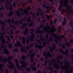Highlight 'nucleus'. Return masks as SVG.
Here are the masks:
<instances>
[{"instance_id": "obj_16", "label": "nucleus", "mask_w": 73, "mask_h": 73, "mask_svg": "<svg viewBox=\"0 0 73 73\" xmlns=\"http://www.w3.org/2000/svg\"><path fill=\"white\" fill-rule=\"evenodd\" d=\"M43 56H46L45 57V59L46 60H48L49 58L48 57V55L46 54V51H44L43 53Z\"/></svg>"}, {"instance_id": "obj_27", "label": "nucleus", "mask_w": 73, "mask_h": 73, "mask_svg": "<svg viewBox=\"0 0 73 73\" xmlns=\"http://www.w3.org/2000/svg\"><path fill=\"white\" fill-rule=\"evenodd\" d=\"M33 46L32 45V44H30V46H28L27 47V50H29V48H32Z\"/></svg>"}, {"instance_id": "obj_24", "label": "nucleus", "mask_w": 73, "mask_h": 73, "mask_svg": "<svg viewBox=\"0 0 73 73\" xmlns=\"http://www.w3.org/2000/svg\"><path fill=\"white\" fill-rule=\"evenodd\" d=\"M62 5H64V6H66V7H67V8H68L69 9H71V7H69V6L68 5V4H67V3H66L65 4H64V5L63 4H62Z\"/></svg>"}, {"instance_id": "obj_26", "label": "nucleus", "mask_w": 73, "mask_h": 73, "mask_svg": "<svg viewBox=\"0 0 73 73\" xmlns=\"http://www.w3.org/2000/svg\"><path fill=\"white\" fill-rule=\"evenodd\" d=\"M2 66H3V64H0V69L1 70V72H3L4 71V70L2 67Z\"/></svg>"}, {"instance_id": "obj_55", "label": "nucleus", "mask_w": 73, "mask_h": 73, "mask_svg": "<svg viewBox=\"0 0 73 73\" xmlns=\"http://www.w3.org/2000/svg\"><path fill=\"white\" fill-rule=\"evenodd\" d=\"M54 69H55V58H54Z\"/></svg>"}, {"instance_id": "obj_31", "label": "nucleus", "mask_w": 73, "mask_h": 73, "mask_svg": "<svg viewBox=\"0 0 73 73\" xmlns=\"http://www.w3.org/2000/svg\"><path fill=\"white\" fill-rule=\"evenodd\" d=\"M30 52L32 54L31 56L33 57H35V53L34 52V53L33 54V52H32V50H30Z\"/></svg>"}, {"instance_id": "obj_42", "label": "nucleus", "mask_w": 73, "mask_h": 73, "mask_svg": "<svg viewBox=\"0 0 73 73\" xmlns=\"http://www.w3.org/2000/svg\"><path fill=\"white\" fill-rule=\"evenodd\" d=\"M36 41L37 42H38V43H39V44H41V42H40V40H39V39H36Z\"/></svg>"}, {"instance_id": "obj_64", "label": "nucleus", "mask_w": 73, "mask_h": 73, "mask_svg": "<svg viewBox=\"0 0 73 73\" xmlns=\"http://www.w3.org/2000/svg\"><path fill=\"white\" fill-rule=\"evenodd\" d=\"M71 41H70V43H71V44H73V39H71Z\"/></svg>"}, {"instance_id": "obj_61", "label": "nucleus", "mask_w": 73, "mask_h": 73, "mask_svg": "<svg viewBox=\"0 0 73 73\" xmlns=\"http://www.w3.org/2000/svg\"><path fill=\"white\" fill-rule=\"evenodd\" d=\"M71 57H72V61H73V54H71Z\"/></svg>"}, {"instance_id": "obj_6", "label": "nucleus", "mask_w": 73, "mask_h": 73, "mask_svg": "<svg viewBox=\"0 0 73 73\" xmlns=\"http://www.w3.org/2000/svg\"><path fill=\"white\" fill-rule=\"evenodd\" d=\"M60 52H61L62 54H66V56H68V52H70V51H68V49H66V52H65L64 50H63V49L62 48L60 49Z\"/></svg>"}, {"instance_id": "obj_50", "label": "nucleus", "mask_w": 73, "mask_h": 73, "mask_svg": "<svg viewBox=\"0 0 73 73\" xmlns=\"http://www.w3.org/2000/svg\"><path fill=\"white\" fill-rule=\"evenodd\" d=\"M18 13H19V12L17 11L16 12V13L17 14L18 17L19 18L21 17V15H20V14H18Z\"/></svg>"}, {"instance_id": "obj_13", "label": "nucleus", "mask_w": 73, "mask_h": 73, "mask_svg": "<svg viewBox=\"0 0 73 73\" xmlns=\"http://www.w3.org/2000/svg\"><path fill=\"white\" fill-rule=\"evenodd\" d=\"M25 56H22V59L23 60V62H22L21 60L19 61V62L21 63V64H23V62H24V63H25V64H27V62H25L24 60H25Z\"/></svg>"}, {"instance_id": "obj_39", "label": "nucleus", "mask_w": 73, "mask_h": 73, "mask_svg": "<svg viewBox=\"0 0 73 73\" xmlns=\"http://www.w3.org/2000/svg\"><path fill=\"white\" fill-rule=\"evenodd\" d=\"M6 38H7L8 41H9V42H11V39H10V38H9V37H8V36H6Z\"/></svg>"}, {"instance_id": "obj_40", "label": "nucleus", "mask_w": 73, "mask_h": 73, "mask_svg": "<svg viewBox=\"0 0 73 73\" xmlns=\"http://www.w3.org/2000/svg\"><path fill=\"white\" fill-rule=\"evenodd\" d=\"M0 34H1V37L2 38H4V37H3V35H5V33H0Z\"/></svg>"}, {"instance_id": "obj_17", "label": "nucleus", "mask_w": 73, "mask_h": 73, "mask_svg": "<svg viewBox=\"0 0 73 73\" xmlns=\"http://www.w3.org/2000/svg\"><path fill=\"white\" fill-rule=\"evenodd\" d=\"M31 35H32V38H30V41H32L33 40V38H35V35H34V34L33 33V32H31Z\"/></svg>"}, {"instance_id": "obj_4", "label": "nucleus", "mask_w": 73, "mask_h": 73, "mask_svg": "<svg viewBox=\"0 0 73 73\" xmlns=\"http://www.w3.org/2000/svg\"><path fill=\"white\" fill-rule=\"evenodd\" d=\"M15 61L16 62V65L17 68L18 70H23V68H22V66H20L19 64V62H18V60L17 59H16L15 60Z\"/></svg>"}, {"instance_id": "obj_28", "label": "nucleus", "mask_w": 73, "mask_h": 73, "mask_svg": "<svg viewBox=\"0 0 73 73\" xmlns=\"http://www.w3.org/2000/svg\"><path fill=\"white\" fill-rule=\"evenodd\" d=\"M49 60L47 61V60H46L45 62H44V66H46L47 65L46 63H49Z\"/></svg>"}, {"instance_id": "obj_25", "label": "nucleus", "mask_w": 73, "mask_h": 73, "mask_svg": "<svg viewBox=\"0 0 73 73\" xmlns=\"http://www.w3.org/2000/svg\"><path fill=\"white\" fill-rule=\"evenodd\" d=\"M27 23H24L23 24V25L22 27H21V28H25V26H27Z\"/></svg>"}, {"instance_id": "obj_18", "label": "nucleus", "mask_w": 73, "mask_h": 73, "mask_svg": "<svg viewBox=\"0 0 73 73\" xmlns=\"http://www.w3.org/2000/svg\"><path fill=\"white\" fill-rule=\"evenodd\" d=\"M28 28L27 27L25 29V32H23V34L25 35H28Z\"/></svg>"}, {"instance_id": "obj_35", "label": "nucleus", "mask_w": 73, "mask_h": 73, "mask_svg": "<svg viewBox=\"0 0 73 73\" xmlns=\"http://www.w3.org/2000/svg\"><path fill=\"white\" fill-rule=\"evenodd\" d=\"M14 52H19V49L17 48H15L13 50Z\"/></svg>"}, {"instance_id": "obj_23", "label": "nucleus", "mask_w": 73, "mask_h": 73, "mask_svg": "<svg viewBox=\"0 0 73 73\" xmlns=\"http://www.w3.org/2000/svg\"><path fill=\"white\" fill-rule=\"evenodd\" d=\"M36 33L37 34H39V33L41 34L42 33V31L41 30L38 29L36 31Z\"/></svg>"}, {"instance_id": "obj_44", "label": "nucleus", "mask_w": 73, "mask_h": 73, "mask_svg": "<svg viewBox=\"0 0 73 73\" xmlns=\"http://www.w3.org/2000/svg\"><path fill=\"white\" fill-rule=\"evenodd\" d=\"M50 23L52 24H55V19H54V21L53 22L52 21H50Z\"/></svg>"}, {"instance_id": "obj_54", "label": "nucleus", "mask_w": 73, "mask_h": 73, "mask_svg": "<svg viewBox=\"0 0 73 73\" xmlns=\"http://www.w3.org/2000/svg\"><path fill=\"white\" fill-rule=\"evenodd\" d=\"M58 28H59V29H58V31L59 32H60V33H61V29H60V28H61V27L60 26H59L58 27Z\"/></svg>"}, {"instance_id": "obj_10", "label": "nucleus", "mask_w": 73, "mask_h": 73, "mask_svg": "<svg viewBox=\"0 0 73 73\" xmlns=\"http://www.w3.org/2000/svg\"><path fill=\"white\" fill-rule=\"evenodd\" d=\"M31 17H29L27 19V22L31 21V23H29L28 24L30 27H32V26H33V22L32 21V20H31Z\"/></svg>"}, {"instance_id": "obj_51", "label": "nucleus", "mask_w": 73, "mask_h": 73, "mask_svg": "<svg viewBox=\"0 0 73 73\" xmlns=\"http://www.w3.org/2000/svg\"><path fill=\"white\" fill-rule=\"evenodd\" d=\"M49 40H48V41L50 42L52 40V39H53V38L52 37H50L49 38Z\"/></svg>"}, {"instance_id": "obj_3", "label": "nucleus", "mask_w": 73, "mask_h": 73, "mask_svg": "<svg viewBox=\"0 0 73 73\" xmlns=\"http://www.w3.org/2000/svg\"><path fill=\"white\" fill-rule=\"evenodd\" d=\"M7 61L8 62L9 64H10V65H11V66L9 65V66L8 67L9 68V69H12V68H13V67L15 66V65L14 64H13V63H12V62L10 61V59H9L7 58L6 59H6H4V60H2V62H3L4 63H5V62H7Z\"/></svg>"}, {"instance_id": "obj_37", "label": "nucleus", "mask_w": 73, "mask_h": 73, "mask_svg": "<svg viewBox=\"0 0 73 73\" xmlns=\"http://www.w3.org/2000/svg\"><path fill=\"white\" fill-rule=\"evenodd\" d=\"M9 26L11 28V27L13 29H15L16 28V27H15V26H14V25H13V26H12V25H10Z\"/></svg>"}, {"instance_id": "obj_5", "label": "nucleus", "mask_w": 73, "mask_h": 73, "mask_svg": "<svg viewBox=\"0 0 73 73\" xmlns=\"http://www.w3.org/2000/svg\"><path fill=\"white\" fill-rule=\"evenodd\" d=\"M43 7L44 8H46V9H47V10L45 11V12L46 13H49V12H50V10H49V9L52 8V7H49V6H46V5L45 4H43Z\"/></svg>"}, {"instance_id": "obj_15", "label": "nucleus", "mask_w": 73, "mask_h": 73, "mask_svg": "<svg viewBox=\"0 0 73 73\" xmlns=\"http://www.w3.org/2000/svg\"><path fill=\"white\" fill-rule=\"evenodd\" d=\"M4 53H5L7 55H8V54H9V51L8 50H7V48H5L4 49V51L3 52Z\"/></svg>"}, {"instance_id": "obj_46", "label": "nucleus", "mask_w": 73, "mask_h": 73, "mask_svg": "<svg viewBox=\"0 0 73 73\" xmlns=\"http://www.w3.org/2000/svg\"><path fill=\"white\" fill-rule=\"evenodd\" d=\"M65 44L66 45H67V46H68V47L70 46V44L68 43V42L66 43Z\"/></svg>"}, {"instance_id": "obj_56", "label": "nucleus", "mask_w": 73, "mask_h": 73, "mask_svg": "<svg viewBox=\"0 0 73 73\" xmlns=\"http://www.w3.org/2000/svg\"><path fill=\"white\" fill-rule=\"evenodd\" d=\"M66 48V46H65V45L64 44H62V48Z\"/></svg>"}, {"instance_id": "obj_48", "label": "nucleus", "mask_w": 73, "mask_h": 73, "mask_svg": "<svg viewBox=\"0 0 73 73\" xmlns=\"http://www.w3.org/2000/svg\"><path fill=\"white\" fill-rule=\"evenodd\" d=\"M4 7H3V6L2 5L1 6V8L0 7V11H1V10H4Z\"/></svg>"}, {"instance_id": "obj_41", "label": "nucleus", "mask_w": 73, "mask_h": 73, "mask_svg": "<svg viewBox=\"0 0 73 73\" xmlns=\"http://www.w3.org/2000/svg\"><path fill=\"white\" fill-rule=\"evenodd\" d=\"M62 25H63V26L66 25V23L64 21L62 23Z\"/></svg>"}, {"instance_id": "obj_45", "label": "nucleus", "mask_w": 73, "mask_h": 73, "mask_svg": "<svg viewBox=\"0 0 73 73\" xmlns=\"http://www.w3.org/2000/svg\"><path fill=\"white\" fill-rule=\"evenodd\" d=\"M10 30L11 31L10 32L11 35H13V30L11 29H10Z\"/></svg>"}, {"instance_id": "obj_7", "label": "nucleus", "mask_w": 73, "mask_h": 73, "mask_svg": "<svg viewBox=\"0 0 73 73\" xmlns=\"http://www.w3.org/2000/svg\"><path fill=\"white\" fill-rule=\"evenodd\" d=\"M39 46H40V47H39ZM46 46V42L45 41L43 43V45L41 46L39 45L38 46V45H36L35 47L36 48H38L40 49H42V48H44V46Z\"/></svg>"}, {"instance_id": "obj_53", "label": "nucleus", "mask_w": 73, "mask_h": 73, "mask_svg": "<svg viewBox=\"0 0 73 73\" xmlns=\"http://www.w3.org/2000/svg\"><path fill=\"white\" fill-rule=\"evenodd\" d=\"M14 71L15 73H18V72H17V70L16 69V68H15L14 69Z\"/></svg>"}, {"instance_id": "obj_32", "label": "nucleus", "mask_w": 73, "mask_h": 73, "mask_svg": "<svg viewBox=\"0 0 73 73\" xmlns=\"http://www.w3.org/2000/svg\"><path fill=\"white\" fill-rule=\"evenodd\" d=\"M53 59H51L50 60V63H49L48 64V66H50V67H51V65H52V62H53Z\"/></svg>"}, {"instance_id": "obj_1", "label": "nucleus", "mask_w": 73, "mask_h": 73, "mask_svg": "<svg viewBox=\"0 0 73 73\" xmlns=\"http://www.w3.org/2000/svg\"><path fill=\"white\" fill-rule=\"evenodd\" d=\"M14 46H15L17 48L18 47V46H20L21 47V52H24L25 53H27V50H25V47L22 46H21V43L20 42L17 41V43Z\"/></svg>"}, {"instance_id": "obj_63", "label": "nucleus", "mask_w": 73, "mask_h": 73, "mask_svg": "<svg viewBox=\"0 0 73 73\" xmlns=\"http://www.w3.org/2000/svg\"><path fill=\"white\" fill-rule=\"evenodd\" d=\"M8 58H10V59H11V58H12V57H13V56L11 57V56H8Z\"/></svg>"}, {"instance_id": "obj_43", "label": "nucleus", "mask_w": 73, "mask_h": 73, "mask_svg": "<svg viewBox=\"0 0 73 73\" xmlns=\"http://www.w3.org/2000/svg\"><path fill=\"white\" fill-rule=\"evenodd\" d=\"M47 19L48 20L49 19H50V15H46V16Z\"/></svg>"}, {"instance_id": "obj_58", "label": "nucleus", "mask_w": 73, "mask_h": 73, "mask_svg": "<svg viewBox=\"0 0 73 73\" xmlns=\"http://www.w3.org/2000/svg\"><path fill=\"white\" fill-rule=\"evenodd\" d=\"M40 60L41 61H43L44 60V58L43 57H42L40 58Z\"/></svg>"}, {"instance_id": "obj_49", "label": "nucleus", "mask_w": 73, "mask_h": 73, "mask_svg": "<svg viewBox=\"0 0 73 73\" xmlns=\"http://www.w3.org/2000/svg\"><path fill=\"white\" fill-rule=\"evenodd\" d=\"M65 61L66 62L65 63V64L69 65V63H68V60H67V59H65Z\"/></svg>"}, {"instance_id": "obj_29", "label": "nucleus", "mask_w": 73, "mask_h": 73, "mask_svg": "<svg viewBox=\"0 0 73 73\" xmlns=\"http://www.w3.org/2000/svg\"><path fill=\"white\" fill-rule=\"evenodd\" d=\"M49 49H50V52L51 53H53V48H51V47H50V46H49Z\"/></svg>"}, {"instance_id": "obj_60", "label": "nucleus", "mask_w": 73, "mask_h": 73, "mask_svg": "<svg viewBox=\"0 0 73 73\" xmlns=\"http://www.w3.org/2000/svg\"><path fill=\"white\" fill-rule=\"evenodd\" d=\"M29 39L26 40V43L27 44L29 45Z\"/></svg>"}, {"instance_id": "obj_14", "label": "nucleus", "mask_w": 73, "mask_h": 73, "mask_svg": "<svg viewBox=\"0 0 73 73\" xmlns=\"http://www.w3.org/2000/svg\"><path fill=\"white\" fill-rule=\"evenodd\" d=\"M0 23H1V24H3L2 28L1 29V31H4V25L5 24V22L2 21V20H0Z\"/></svg>"}, {"instance_id": "obj_34", "label": "nucleus", "mask_w": 73, "mask_h": 73, "mask_svg": "<svg viewBox=\"0 0 73 73\" xmlns=\"http://www.w3.org/2000/svg\"><path fill=\"white\" fill-rule=\"evenodd\" d=\"M13 5H12V4H10V5H9V7H10V8L9 9V10H10V11H12V7Z\"/></svg>"}, {"instance_id": "obj_59", "label": "nucleus", "mask_w": 73, "mask_h": 73, "mask_svg": "<svg viewBox=\"0 0 73 73\" xmlns=\"http://www.w3.org/2000/svg\"><path fill=\"white\" fill-rule=\"evenodd\" d=\"M0 58H1L0 61H2L3 59V57L2 56H0Z\"/></svg>"}, {"instance_id": "obj_11", "label": "nucleus", "mask_w": 73, "mask_h": 73, "mask_svg": "<svg viewBox=\"0 0 73 73\" xmlns=\"http://www.w3.org/2000/svg\"><path fill=\"white\" fill-rule=\"evenodd\" d=\"M36 63L35 62H34L33 64V66H32L31 65L30 66L31 69L33 71H36L37 70V68L34 66L36 65Z\"/></svg>"}, {"instance_id": "obj_2", "label": "nucleus", "mask_w": 73, "mask_h": 73, "mask_svg": "<svg viewBox=\"0 0 73 73\" xmlns=\"http://www.w3.org/2000/svg\"><path fill=\"white\" fill-rule=\"evenodd\" d=\"M57 58V62L58 64H61L60 66L59 65H58L56 67L57 69L58 70H59V69L60 68V67L62 69H63V65H62V64H63V63L64 62V61H63L61 62V61H60L59 58H61V60H62V58H63L62 57V56H59V57H58Z\"/></svg>"}, {"instance_id": "obj_47", "label": "nucleus", "mask_w": 73, "mask_h": 73, "mask_svg": "<svg viewBox=\"0 0 73 73\" xmlns=\"http://www.w3.org/2000/svg\"><path fill=\"white\" fill-rule=\"evenodd\" d=\"M70 69H71V70L70 71V73H72V72H73V67L72 66L71 67Z\"/></svg>"}, {"instance_id": "obj_19", "label": "nucleus", "mask_w": 73, "mask_h": 73, "mask_svg": "<svg viewBox=\"0 0 73 73\" xmlns=\"http://www.w3.org/2000/svg\"><path fill=\"white\" fill-rule=\"evenodd\" d=\"M23 66L25 68H26V70H27V72H30V71H31V69H30L29 67H27V65H25Z\"/></svg>"}, {"instance_id": "obj_22", "label": "nucleus", "mask_w": 73, "mask_h": 73, "mask_svg": "<svg viewBox=\"0 0 73 73\" xmlns=\"http://www.w3.org/2000/svg\"><path fill=\"white\" fill-rule=\"evenodd\" d=\"M22 40L23 44L25 45V42H26V41L25 40V37H22Z\"/></svg>"}, {"instance_id": "obj_21", "label": "nucleus", "mask_w": 73, "mask_h": 73, "mask_svg": "<svg viewBox=\"0 0 73 73\" xmlns=\"http://www.w3.org/2000/svg\"><path fill=\"white\" fill-rule=\"evenodd\" d=\"M45 69L46 70H48V69H50V72H49L50 73H52L53 72V70H52V68L51 67H48L47 68H46Z\"/></svg>"}, {"instance_id": "obj_52", "label": "nucleus", "mask_w": 73, "mask_h": 73, "mask_svg": "<svg viewBox=\"0 0 73 73\" xmlns=\"http://www.w3.org/2000/svg\"><path fill=\"white\" fill-rule=\"evenodd\" d=\"M46 38H45V40H46V39L47 40H48V38H49V36L48 34H47L46 35Z\"/></svg>"}, {"instance_id": "obj_57", "label": "nucleus", "mask_w": 73, "mask_h": 73, "mask_svg": "<svg viewBox=\"0 0 73 73\" xmlns=\"http://www.w3.org/2000/svg\"><path fill=\"white\" fill-rule=\"evenodd\" d=\"M62 17H61V16H60V17H59V22H61V21H62Z\"/></svg>"}, {"instance_id": "obj_38", "label": "nucleus", "mask_w": 73, "mask_h": 73, "mask_svg": "<svg viewBox=\"0 0 73 73\" xmlns=\"http://www.w3.org/2000/svg\"><path fill=\"white\" fill-rule=\"evenodd\" d=\"M13 13V12L12 11H11L10 12V14L9 15L10 17H11V16H12Z\"/></svg>"}, {"instance_id": "obj_33", "label": "nucleus", "mask_w": 73, "mask_h": 73, "mask_svg": "<svg viewBox=\"0 0 73 73\" xmlns=\"http://www.w3.org/2000/svg\"><path fill=\"white\" fill-rule=\"evenodd\" d=\"M25 12H24V13H25L26 15H29V13H28V11L27 10V9H25Z\"/></svg>"}, {"instance_id": "obj_9", "label": "nucleus", "mask_w": 73, "mask_h": 73, "mask_svg": "<svg viewBox=\"0 0 73 73\" xmlns=\"http://www.w3.org/2000/svg\"><path fill=\"white\" fill-rule=\"evenodd\" d=\"M60 36V35H57V40H58V41H59L60 42H61V38H65V37L64 36V35H61V36Z\"/></svg>"}, {"instance_id": "obj_36", "label": "nucleus", "mask_w": 73, "mask_h": 73, "mask_svg": "<svg viewBox=\"0 0 73 73\" xmlns=\"http://www.w3.org/2000/svg\"><path fill=\"white\" fill-rule=\"evenodd\" d=\"M30 58H31V62H33V59L34 58L33 56H30Z\"/></svg>"}, {"instance_id": "obj_62", "label": "nucleus", "mask_w": 73, "mask_h": 73, "mask_svg": "<svg viewBox=\"0 0 73 73\" xmlns=\"http://www.w3.org/2000/svg\"><path fill=\"white\" fill-rule=\"evenodd\" d=\"M40 16H42L44 15V13L43 12L41 13L40 14Z\"/></svg>"}, {"instance_id": "obj_12", "label": "nucleus", "mask_w": 73, "mask_h": 73, "mask_svg": "<svg viewBox=\"0 0 73 73\" xmlns=\"http://www.w3.org/2000/svg\"><path fill=\"white\" fill-rule=\"evenodd\" d=\"M62 5H60L59 6V8H58V10L60 11V12H62L63 13L64 12H66V11L65 10L63 9L62 10H61V9H62Z\"/></svg>"}, {"instance_id": "obj_20", "label": "nucleus", "mask_w": 73, "mask_h": 73, "mask_svg": "<svg viewBox=\"0 0 73 73\" xmlns=\"http://www.w3.org/2000/svg\"><path fill=\"white\" fill-rule=\"evenodd\" d=\"M7 43L8 44L9 48H12L13 47V45H12V44L9 43V42L8 41L7 42Z\"/></svg>"}, {"instance_id": "obj_8", "label": "nucleus", "mask_w": 73, "mask_h": 73, "mask_svg": "<svg viewBox=\"0 0 73 73\" xmlns=\"http://www.w3.org/2000/svg\"><path fill=\"white\" fill-rule=\"evenodd\" d=\"M25 21V19H23L20 21H19V20H17L16 21H15V25H19V23L21 25V24H23V21Z\"/></svg>"}, {"instance_id": "obj_30", "label": "nucleus", "mask_w": 73, "mask_h": 73, "mask_svg": "<svg viewBox=\"0 0 73 73\" xmlns=\"http://www.w3.org/2000/svg\"><path fill=\"white\" fill-rule=\"evenodd\" d=\"M5 22H7L8 23H11V19H10L9 18L8 19H7V21L5 20Z\"/></svg>"}]
</instances>
